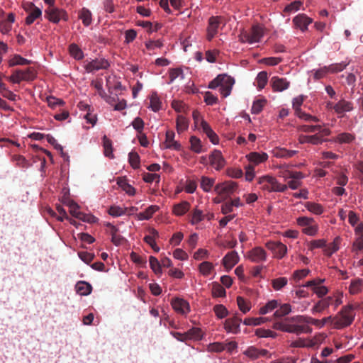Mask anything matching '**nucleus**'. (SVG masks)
Listing matches in <instances>:
<instances>
[{
    "label": "nucleus",
    "instance_id": "1",
    "mask_svg": "<svg viewBox=\"0 0 363 363\" xmlns=\"http://www.w3.org/2000/svg\"><path fill=\"white\" fill-rule=\"evenodd\" d=\"M355 313L354 306L347 305L344 306L335 317H332V324L335 329H342L350 326L354 321Z\"/></svg>",
    "mask_w": 363,
    "mask_h": 363
},
{
    "label": "nucleus",
    "instance_id": "2",
    "mask_svg": "<svg viewBox=\"0 0 363 363\" xmlns=\"http://www.w3.org/2000/svg\"><path fill=\"white\" fill-rule=\"evenodd\" d=\"M36 71L33 67H28L26 69H16L8 78L13 84H20L22 81H33L36 77Z\"/></svg>",
    "mask_w": 363,
    "mask_h": 363
},
{
    "label": "nucleus",
    "instance_id": "3",
    "mask_svg": "<svg viewBox=\"0 0 363 363\" xmlns=\"http://www.w3.org/2000/svg\"><path fill=\"white\" fill-rule=\"evenodd\" d=\"M264 35L262 28L259 25H255L250 31H242L239 35V40L241 43L252 44L258 43Z\"/></svg>",
    "mask_w": 363,
    "mask_h": 363
},
{
    "label": "nucleus",
    "instance_id": "4",
    "mask_svg": "<svg viewBox=\"0 0 363 363\" xmlns=\"http://www.w3.org/2000/svg\"><path fill=\"white\" fill-rule=\"evenodd\" d=\"M259 184L262 189L269 191L284 192L287 189V185L280 184L276 178L271 176L260 177Z\"/></svg>",
    "mask_w": 363,
    "mask_h": 363
},
{
    "label": "nucleus",
    "instance_id": "5",
    "mask_svg": "<svg viewBox=\"0 0 363 363\" xmlns=\"http://www.w3.org/2000/svg\"><path fill=\"white\" fill-rule=\"evenodd\" d=\"M15 19L16 15L13 13H6L0 8V32L4 35L9 33Z\"/></svg>",
    "mask_w": 363,
    "mask_h": 363
},
{
    "label": "nucleus",
    "instance_id": "6",
    "mask_svg": "<svg viewBox=\"0 0 363 363\" xmlns=\"http://www.w3.org/2000/svg\"><path fill=\"white\" fill-rule=\"evenodd\" d=\"M46 18L51 22L57 23L60 20L67 21V13L62 10L50 6L45 10Z\"/></svg>",
    "mask_w": 363,
    "mask_h": 363
},
{
    "label": "nucleus",
    "instance_id": "7",
    "mask_svg": "<svg viewBox=\"0 0 363 363\" xmlns=\"http://www.w3.org/2000/svg\"><path fill=\"white\" fill-rule=\"evenodd\" d=\"M266 247L272 252L274 257L282 259L287 252V247L281 242L269 241L265 245Z\"/></svg>",
    "mask_w": 363,
    "mask_h": 363
},
{
    "label": "nucleus",
    "instance_id": "8",
    "mask_svg": "<svg viewBox=\"0 0 363 363\" xmlns=\"http://www.w3.org/2000/svg\"><path fill=\"white\" fill-rule=\"evenodd\" d=\"M242 319L235 315L232 318H227L224 322V329L227 333L238 334L240 332V323Z\"/></svg>",
    "mask_w": 363,
    "mask_h": 363
},
{
    "label": "nucleus",
    "instance_id": "9",
    "mask_svg": "<svg viewBox=\"0 0 363 363\" xmlns=\"http://www.w3.org/2000/svg\"><path fill=\"white\" fill-rule=\"evenodd\" d=\"M109 66L110 64L107 60L104 58H96L88 62L85 65V69L88 72H92L100 69H106Z\"/></svg>",
    "mask_w": 363,
    "mask_h": 363
},
{
    "label": "nucleus",
    "instance_id": "10",
    "mask_svg": "<svg viewBox=\"0 0 363 363\" xmlns=\"http://www.w3.org/2000/svg\"><path fill=\"white\" fill-rule=\"evenodd\" d=\"M173 309L181 315H186L190 311V306L187 301L182 298H174L171 301Z\"/></svg>",
    "mask_w": 363,
    "mask_h": 363
},
{
    "label": "nucleus",
    "instance_id": "11",
    "mask_svg": "<svg viewBox=\"0 0 363 363\" xmlns=\"http://www.w3.org/2000/svg\"><path fill=\"white\" fill-rule=\"evenodd\" d=\"M210 164L216 170H220L224 167L225 160L220 150H215L209 155Z\"/></svg>",
    "mask_w": 363,
    "mask_h": 363
},
{
    "label": "nucleus",
    "instance_id": "12",
    "mask_svg": "<svg viewBox=\"0 0 363 363\" xmlns=\"http://www.w3.org/2000/svg\"><path fill=\"white\" fill-rule=\"evenodd\" d=\"M247 258L252 262L259 263L267 259V253L263 248L256 247L249 251Z\"/></svg>",
    "mask_w": 363,
    "mask_h": 363
},
{
    "label": "nucleus",
    "instance_id": "13",
    "mask_svg": "<svg viewBox=\"0 0 363 363\" xmlns=\"http://www.w3.org/2000/svg\"><path fill=\"white\" fill-rule=\"evenodd\" d=\"M238 187L235 182H228L223 184H217L215 191L220 196H227L233 193Z\"/></svg>",
    "mask_w": 363,
    "mask_h": 363
},
{
    "label": "nucleus",
    "instance_id": "14",
    "mask_svg": "<svg viewBox=\"0 0 363 363\" xmlns=\"http://www.w3.org/2000/svg\"><path fill=\"white\" fill-rule=\"evenodd\" d=\"M220 16H211L208 19V26L207 28V39L211 41L218 33V28L220 23Z\"/></svg>",
    "mask_w": 363,
    "mask_h": 363
},
{
    "label": "nucleus",
    "instance_id": "15",
    "mask_svg": "<svg viewBox=\"0 0 363 363\" xmlns=\"http://www.w3.org/2000/svg\"><path fill=\"white\" fill-rule=\"evenodd\" d=\"M271 84L274 91L280 92L287 89L289 87L290 82L286 79L273 77L271 79Z\"/></svg>",
    "mask_w": 363,
    "mask_h": 363
},
{
    "label": "nucleus",
    "instance_id": "16",
    "mask_svg": "<svg viewBox=\"0 0 363 363\" xmlns=\"http://www.w3.org/2000/svg\"><path fill=\"white\" fill-rule=\"evenodd\" d=\"M223 264L227 270H230L239 261V256L236 251H231L223 258Z\"/></svg>",
    "mask_w": 363,
    "mask_h": 363
},
{
    "label": "nucleus",
    "instance_id": "17",
    "mask_svg": "<svg viewBox=\"0 0 363 363\" xmlns=\"http://www.w3.org/2000/svg\"><path fill=\"white\" fill-rule=\"evenodd\" d=\"M234 83V79L225 74L223 82L219 87V91L223 97H227L230 94Z\"/></svg>",
    "mask_w": 363,
    "mask_h": 363
},
{
    "label": "nucleus",
    "instance_id": "18",
    "mask_svg": "<svg viewBox=\"0 0 363 363\" xmlns=\"http://www.w3.org/2000/svg\"><path fill=\"white\" fill-rule=\"evenodd\" d=\"M273 328L283 332L298 335V325L296 324H288L283 322H276L273 325Z\"/></svg>",
    "mask_w": 363,
    "mask_h": 363
},
{
    "label": "nucleus",
    "instance_id": "19",
    "mask_svg": "<svg viewBox=\"0 0 363 363\" xmlns=\"http://www.w3.org/2000/svg\"><path fill=\"white\" fill-rule=\"evenodd\" d=\"M201 128L203 132L207 135L211 142L216 145L219 143V138L218 135L212 130L208 123L204 120L201 121Z\"/></svg>",
    "mask_w": 363,
    "mask_h": 363
},
{
    "label": "nucleus",
    "instance_id": "20",
    "mask_svg": "<svg viewBox=\"0 0 363 363\" xmlns=\"http://www.w3.org/2000/svg\"><path fill=\"white\" fill-rule=\"evenodd\" d=\"M246 157L251 163L250 164L255 166L265 162L268 159V155L265 152H252L247 155Z\"/></svg>",
    "mask_w": 363,
    "mask_h": 363
},
{
    "label": "nucleus",
    "instance_id": "21",
    "mask_svg": "<svg viewBox=\"0 0 363 363\" xmlns=\"http://www.w3.org/2000/svg\"><path fill=\"white\" fill-rule=\"evenodd\" d=\"M293 22L296 27L304 31L307 29L308 26L312 23V19L306 14H298L294 18Z\"/></svg>",
    "mask_w": 363,
    "mask_h": 363
},
{
    "label": "nucleus",
    "instance_id": "22",
    "mask_svg": "<svg viewBox=\"0 0 363 363\" xmlns=\"http://www.w3.org/2000/svg\"><path fill=\"white\" fill-rule=\"evenodd\" d=\"M354 108L352 102L346 101L345 99L340 100L337 104L334 105V111L337 114H342L345 112H349L352 111Z\"/></svg>",
    "mask_w": 363,
    "mask_h": 363
},
{
    "label": "nucleus",
    "instance_id": "23",
    "mask_svg": "<svg viewBox=\"0 0 363 363\" xmlns=\"http://www.w3.org/2000/svg\"><path fill=\"white\" fill-rule=\"evenodd\" d=\"M174 133L172 130H167L166 132L165 138V147L174 150H179L181 147L180 143L174 140Z\"/></svg>",
    "mask_w": 363,
    "mask_h": 363
},
{
    "label": "nucleus",
    "instance_id": "24",
    "mask_svg": "<svg viewBox=\"0 0 363 363\" xmlns=\"http://www.w3.org/2000/svg\"><path fill=\"white\" fill-rule=\"evenodd\" d=\"M268 353V351L264 349H258L255 347H248L244 352L245 355L249 357L250 358L252 359H255L259 358V357H264L266 356Z\"/></svg>",
    "mask_w": 363,
    "mask_h": 363
},
{
    "label": "nucleus",
    "instance_id": "25",
    "mask_svg": "<svg viewBox=\"0 0 363 363\" xmlns=\"http://www.w3.org/2000/svg\"><path fill=\"white\" fill-rule=\"evenodd\" d=\"M332 301L333 298L331 296H328L320 300L312 308V313H315L322 312L323 310L329 307Z\"/></svg>",
    "mask_w": 363,
    "mask_h": 363
},
{
    "label": "nucleus",
    "instance_id": "26",
    "mask_svg": "<svg viewBox=\"0 0 363 363\" xmlns=\"http://www.w3.org/2000/svg\"><path fill=\"white\" fill-rule=\"evenodd\" d=\"M355 140V135L350 133H339L335 138L334 142L339 144H350Z\"/></svg>",
    "mask_w": 363,
    "mask_h": 363
},
{
    "label": "nucleus",
    "instance_id": "27",
    "mask_svg": "<svg viewBox=\"0 0 363 363\" xmlns=\"http://www.w3.org/2000/svg\"><path fill=\"white\" fill-rule=\"evenodd\" d=\"M62 203L69 208L70 214L79 219L82 213L79 211V205L73 201H69L68 199H63Z\"/></svg>",
    "mask_w": 363,
    "mask_h": 363
},
{
    "label": "nucleus",
    "instance_id": "28",
    "mask_svg": "<svg viewBox=\"0 0 363 363\" xmlns=\"http://www.w3.org/2000/svg\"><path fill=\"white\" fill-rule=\"evenodd\" d=\"M159 210V207L156 205L150 206L146 210L143 212H140L137 214V217L139 220H149L153 214Z\"/></svg>",
    "mask_w": 363,
    "mask_h": 363
},
{
    "label": "nucleus",
    "instance_id": "29",
    "mask_svg": "<svg viewBox=\"0 0 363 363\" xmlns=\"http://www.w3.org/2000/svg\"><path fill=\"white\" fill-rule=\"evenodd\" d=\"M190 208V203L188 201H182L173 206V212L175 215L181 216L184 215Z\"/></svg>",
    "mask_w": 363,
    "mask_h": 363
},
{
    "label": "nucleus",
    "instance_id": "30",
    "mask_svg": "<svg viewBox=\"0 0 363 363\" xmlns=\"http://www.w3.org/2000/svg\"><path fill=\"white\" fill-rule=\"evenodd\" d=\"M30 6L31 11L26 18V23L27 25L32 24L42 14L41 10L39 8L35 6L33 4H31Z\"/></svg>",
    "mask_w": 363,
    "mask_h": 363
},
{
    "label": "nucleus",
    "instance_id": "31",
    "mask_svg": "<svg viewBox=\"0 0 363 363\" xmlns=\"http://www.w3.org/2000/svg\"><path fill=\"white\" fill-rule=\"evenodd\" d=\"M92 290V287L91 284L86 281H79L76 284V291L78 294L83 295V296H87L89 294H91Z\"/></svg>",
    "mask_w": 363,
    "mask_h": 363
},
{
    "label": "nucleus",
    "instance_id": "32",
    "mask_svg": "<svg viewBox=\"0 0 363 363\" xmlns=\"http://www.w3.org/2000/svg\"><path fill=\"white\" fill-rule=\"evenodd\" d=\"M297 152L296 150H289L286 148H277L274 151V156L279 158H291Z\"/></svg>",
    "mask_w": 363,
    "mask_h": 363
},
{
    "label": "nucleus",
    "instance_id": "33",
    "mask_svg": "<svg viewBox=\"0 0 363 363\" xmlns=\"http://www.w3.org/2000/svg\"><path fill=\"white\" fill-rule=\"evenodd\" d=\"M30 60H27L19 55H14L9 61V67L16 65H27L30 64Z\"/></svg>",
    "mask_w": 363,
    "mask_h": 363
},
{
    "label": "nucleus",
    "instance_id": "34",
    "mask_svg": "<svg viewBox=\"0 0 363 363\" xmlns=\"http://www.w3.org/2000/svg\"><path fill=\"white\" fill-rule=\"evenodd\" d=\"M305 207L308 211L315 215H320L324 211V208L322 205L314 202H306L305 203Z\"/></svg>",
    "mask_w": 363,
    "mask_h": 363
},
{
    "label": "nucleus",
    "instance_id": "35",
    "mask_svg": "<svg viewBox=\"0 0 363 363\" xmlns=\"http://www.w3.org/2000/svg\"><path fill=\"white\" fill-rule=\"evenodd\" d=\"M79 18L82 21L84 26H89L91 23V11L86 8H83L79 12Z\"/></svg>",
    "mask_w": 363,
    "mask_h": 363
},
{
    "label": "nucleus",
    "instance_id": "36",
    "mask_svg": "<svg viewBox=\"0 0 363 363\" xmlns=\"http://www.w3.org/2000/svg\"><path fill=\"white\" fill-rule=\"evenodd\" d=\"M151 233L152 235H146L144 238V240L145 242L150 245V247L155 252H158L160 251V247L157 246L155 241V237L158 236V232L156 230L152 229Z\"/></svg>",
    "mask_w": 363,
    "mask_h": 363
},
{
    "label": "nucleus",
    "instance_id": "37",
    "mask_svg": "<svg viewBox=\"0 0 363 363\" xmlns=\"http://www.w3.org/2000/svg\"><path fill=\"white\" fill-rule=\"evenodd\" d=\"M104 153L106 157L113 158L112 143L106 135L103 137Z\"/></svg>",
    "mask_w": 363,
    "mask_h": 363
},
{
    "label": "nucleus",
    "instance_id": "38",
    "mask_svg": "<svg viewBox=\"0 0 363 363\" xmlns=\"http://www.w3.org/2000/svg\"><path fill=\"white\" fill-rule=\"evenodd\" d=\"M189 127L188 120L183 116L179 115L177 118V131L178 133H181Z\"/></svg>",
    "mask_w": 363,
    "mask_h": 363
},
{
    "label": "nucleus",
    "instance_id": "39",
    "mask_svg": "<svg viewBox=\"0 0 363 363\" xmlns=\"http://www.w3.org/2000/svg\"><path fill=\"white\" fill-rule=\"evenodd\" d=\"M278 301L277 300H272L267 302L264 306L261 307L259 310V313L261 315L267 314L278 307Z\"/></svg>",
    "mask_w": 363,
    "mask_h": 363
},
{
    "label": "nucleus",
    "instance_id": "40",
    "mask_svg": "<svg viewBox=\"0 0 363 363\" xmlns=\"http://www.w3.org/2000/svg\"><path fill=\"white\" fill-rule=\"evenodd\" d=\"M363 289V280L357 279L351 281L349 287L350 294H356L360 292Z\"/></svg>",
    "mask_w": 363,
    "mask_h": 363
},
{
    "label": "nucleus",
    "instance_id": "41",
    "mask_svg": "<svg viewBox=\"0 0 363 363\" xmlns=\"http://www.w3.org/2000/svg\"><path fill=\"white\" fill-rule=\"evenodd\" d=\"M267 100L264 98L259 99L253 102V104H252V106L251 108L252 113V114L259 113L262 111L264 106L267 104Z\"/></svg>",
    "mask_w": 363,
    "mask_h": 363
},
{
    "label": "nucleus",
    "instance_id": "42",
    "mask_svg": "<svg viewBox=\"0 0 363 363\" xmlns=\"http://www.w3.org/2000/svg\"><path fill=\"white\" fill-rule=\"evenodd\" d=\"M118 184L129 196L135 195V188L133 186H131L130 184H129L127 182L126 179H120L118 181Z\"/></svg>",
    "mask_w": 363,
    "mask_h": 363
},
{
    "label": "nucleus",
    "instance_id": "43",
    "mask_svg": "<svg viewBox=\"0 0 363 363\" xmlns=\"http://www.w3.org/2000/svg\"><path fill=\"white\" fill-rule=\"evenodd\" d=\"M150 104V107L155 112L158 111L161 108L162 103L156 92H153L151 94Z\"/></svg>",
    "mask_w": 363,
    "mask_h": 363
},
{
    "label": "nucleus",
    "instance_id": "44",
    "mask_svg": "<svg viewBox=\"0 0 363 363\" xmlns=\"http://www.w3.org/2000/svg\"><path fill=\"white\" fill-rule=\"evenodd\" d=\"M0 93L2 96L11 101H16L18 96L9 90L5 84L0 82Z\"/></svg>",
    "mask_w": 363,
    "mask_h": 363
},
{
    "label": "nucleus",
    "instance_id": "45",
    "mask_svg": "<svg viewBox=\"0 0 363 363\" xmlns=\"http://www.w3.org/2000/svg\"><path fill=\"white\" fill-rule=\"evenodd\" d=\"M291 311V307L289 303H284L280 306L279 308L277 309L274 313V316L275 318H281L288 315Z\"/></svg>",
    "mask_w": 363,
    "mask_h": 363
},
{
    "label": "nucleus",
    "instance_id": "46",
    "mask_svg": "<svg viewBox=\"0 0 363 363\" xmlns=\"http://www.w3.org/2000/svg\"><path fill=\"white\" fill-rule=\"evenodd\" d=\"M237 304L239 309L243 313H246L250 311L251 308V303L250 301H247L243 297H237Z\"/></svg>",
    "mask_w": 363,
    "mask_h": 363
},
{
    "label": "nucleus",
    "instance_id": "47",
    "mask_svg": "<svg viewBox=\"0 0 363 363\" xmlns=\"http://www.w3.org/2000/svg\"><path fill=\"white\" fill-rule=\"evenodd\" d=\"M212 295L213 297H225L226 291L220 284L214 282L212 286Z\"/></svg>",
    "mask_w": 363,
    "mask_h": 363
},
{
    "label": "nucleus",
    "instance_id": "48",
    "mask_svg": "<svg viewBox=\"0 0 363 363\" xmlns=\"http://www.w3.org/2000/svg\"><path fill=\"white\" fill-rule=\"evenodd\" d=\"M69 51L70 55L76 60H81L84 57L82 50L74 43L69 45Z\"/></svg>",
    "mask_w": 363,
    "mask_h": 363
},
{
    "label": "nucleus",
    "instance_id": "49",
    "mask_svg": "<svg viewBox=\"0 0 363 363\" xmlns=\"http://www.w3.org/2000/svg\"><path fill=\"white\" fill-rule=\"evenodd\" d=\"M287 283L288 279L286 277H279L272 280V285L275 291L281 290L287 284Z\"/></svg>",
    "mask_w": 363,
    "mask_h": 363
},
{
    "label": "nucleus",
    "instance_id": "50",
    "mask_svg": "<svg viewBox=\"0 0 363 363\" xmlns=\"http://www.w3.org/2000/svg\"><path fill=\"white\" fill-rule=\"evenodd\" d=\"M257 82V88L261 90L264 88L265 85L267 83L268 76L267 72L265 71L260 72L256 78Z\"/></svg>",
    "mask_w": 363,
    "mask_h": 363
},
{
    "label": "nucleus",
    "instance_id": "51",
    "mask_svg": "<svg viewBox=\"0 0 363 363\" xmlns=\"http://www.w3.org/2000/svg\"><path fill=\"white\" fill-rule=\"evenodd\" d=\"M214 183L215 179L203 176L201 177V187L204 191L208 192L211 191Z\"/></svg>",
    "mask_w": 363,
    "mask_h": 363
},
{
    "label": "nucleus",
    "instance_id": "52",
    "mask_svg": "<svg viewBox=\"0 0 363 363\" xmlns=\"http://www.w3.org/2000/svg\"><path fill=\"white\" fill-rule=\"evenodd\" d=\"M213 311L219 319L225 318L228 315V311L222 304H217L213 307Z\"/></svg>",
    "mask_w": 363,
    "mask_h": 363
},
{
    "label": "nucleus",
    "instance_id": "53",
    "mask_svg": "<svg viewBox=\"0 0 363 363\" xmlns=\"http://www.w3.org/2000/svg\"><path fill=\"white\" fill-rule=\"evenodd\" d=\"M128 161L133 169L140 167V156L135 152H130L128 155Z\"/></svg>",
    "mask_w": 363,
    "mask_h": 363
},
{
    "label": "nucleus",
    "instance_id": "54",
    "mask_svg": "<svg viewBox=\"0 0 363 363\" xmlns=\"http://www.w3.org/2000/svg\"><path fill=\"white\" fill-rule=\"evenodd\" d=\"M267 320L266 318H247L244 320L243 323L246 325H260L265 323Z\"/></svg>",
    "mask_w": 363,
    "mask_h": 363
},
{
    "label": "nucleus",
    "instance_id": "55",
    "mask_svg": "<svg viewBox=\"0 0 363 363\" xmlns=\"http://www.w3.org/2000/svg\"><path fill=\"white\" fill-rule=\"evenodd\" d=\"M187 340L201 339L202 337L201 330L199 328H192L186 332Z\"/></svg>",
    "mask_w": 363,
    "mask_h": 363
},
{
    "label": "nucleus",
    "instance_id": "56",
    "mask_svg": "<svg viewBox=\"0 0 363 363\" xmlns=\"http://www.w3.org/2000/svg\"><path fill=\"white\" fill-rule=\"evenodd\" d=\"M255 335L259 337H275L277 336V333L274 331L264 328H257L255 330Z\"/></svg>",
    "mask_w": 363,
    "mask_h": 363
},
{
    "label": "nucleus",
    "instance_id": "57",
    "mask_svg": "<svg viewBox=\"0 0 363 363\" xmlns=\"http://www.w3.org/2000/svg\"><path fill=\"white\" fill-rule=\"evenodd\" d=\"M149 262L150 268L155 274L161 273V264L156 257L150 256L149 258Z\"/></svg>",
    "mask_w": 363,
    "mask_h": 363
},
{
    "label": "nucleus",
    "instance_id": "58",
    "mask_svg": "<svg viewBox=\"0 0 363 363\" xmlns=\"http://www.w3.org/2000/svg\"><path fill=\"white\" fill-rule=\"evenodd\" d=\"M320 125H302L298 128V130L304 133H315L318 130H320Z\"/></svg>",
    "mask_w": 363,
    "mask_h": 363
},
{
    "label": "nucleus",
    "instance_id": "59",
    "mask_svg": "<svg viewBox=\"0 0 363 363\" xmlns=\"http://www.w3.org/2000/svg\"><path fill=\"white\" fill-rule=\"evenodd\" d=\"M213 266L212 263L209 262H203L199 265L200 272L204 275L208 276L211 274V270L213 269Z\"/></svg>",
    "mask_w": 363,
    "mask_h": 363
},
{
    "label": "nucleus",
    "instance_id": "60",
    "mask_svg": "<svg viewBox=\"0 0 363 363\" xmlns=\"http://www.w3.org/2000/svg\"><path fill=\"white\" fill-rule=\"evenodd\" d=\"M347 65V63L342 62L340 63L332 64L329 66H327V67L328 68L329 72L336 73L342 71L344 69H345Z\"/></svg>",
    "mask_w": 363,
    "mask_h": 363
},
{
    "label": "nucleus",
    "instance_id": "61",
    "mask_svg": "<svg viewBox=\"0 0 363 363\" xmlns=\"http://www.w3.org/2000/svg\"><path fill=\"white\" fill-rule=\"evenodd\" d=\"M191 149L196 153L201 152V140L196 136H191L190 138Z\"/></svg>",
    "mask_w": 363,
    "mask_h": 363
},
{
    "label": "nucleus",
    "instance_id": "62",
    "mask_svg": "<svg viewBox=\"0 0 363 363\" xmlns=\"http://www.w3.org/2000/svg\"><path fill=\"white\" fill-rule=\"evenodd\" d=\"M308 324H312L318 326V328H322L326 323L330 321L332 323V316H328L326 318H323L322 320L315 319L313 318L310 317Z\"/></svg>",
    "mask_w": 363,
    "mask_h": 363
},
{
    "label": "nucleus",
    "instance_id": "63",
    "mask_svg": "<svg viewBox=\"0 0 363 363\" xmlns=\"http://www.w3.org/2000/svg\"><path fill=\"white\" fill-rule=\"evenodd\" d=\"M108 213L113 217H118L126 213L124 208L117 206H112L108 208Z\"/></svg>",
    "mask_w": 363,
    "mask_h": 363
},
{
    "label": "nucleus",
    "instance_id": "64",
    "mask_svg": "<svg viewBox=\"0 0 363 363\" xmlns=\"http://www.w3.org/2000/svg\"><path fill=\"white\" fill-rule=\"evenodd\" d=\"M204 219V215L201 210L196 209L191 216V223L193 225H195Z\"/></svg>",
    "mask_w": 363,
    "mask_h": 363
}]
</instances>
